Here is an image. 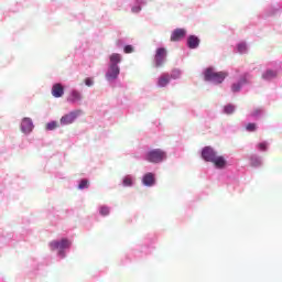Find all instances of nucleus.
Returning <instances> with one entry per match:
<instances>
[{
	"label": "nucleus",
	"instance_id": "obj_1",
	"mask_svg": "<svg viewBox=\"0 0 282 282\" xmlns=\"http://www.w3.org/2000/svg\"><path fill=\"white\" fill-rule=\"evenodd\" d=\"M227 76H228V73L215 72V68H210V67L204 72L205 80L209 83H215V85H221V83L226 80Z\"/></svg>",
	"mask_w": 282,
	"mask_h": 282
},
{
	"label": "nucleus",
	"instance_id": "obj_2",
	"mask_svg": "<svg viewBox=\"0 0 282 282\" xmlns=\"http://www.w3.org/2000/svg\"><path fill=\"white\" fill-rule=\"evenodd\" d=\"M145 160L152 164H160V162H164V160H166V152L161 149L151 150L145 154Z\"/></svg>",
	"mask_w": 282,
	"mask_h": 282
},
{
	"label": "nucleus",
	"instance_id": "obj_3",
	"mask_svg": "<svg viewBox=\"0 0 282 282\" xmlns=\"http://www.w3.org/2000/svg\"><path fill=\"white\" fill-rule=\"evenodd\" d=\"M69 246H72V242L67 238H63L61 241L54 240L50 243L51 250H59L62 259L65 258V252H63V250L69 248Z\"/></svg>",
	"mask_w": 282,
	"mask_h": 282
},
{
	"label": "nucleus",
	"instance_id": "obj_4",
	"mask_svg": "<svg viewBox=\"0 0 282 282\" xmlns=\"http://www.w3.org/2000/svg\"><path fill=\"white\" fill-rule=\"evenodd\" d=\"M165 62H166V48L164 47L158 48L154 56L155 67H162V65H164Z\"/></svg>",
	"mask_w": 282,
	"mask_h": 282
},
{
	"label": "nucleus",
	"instance_id": "obj_5",
	"mask_svg": "<svg viewBox=\"0 0 282 282\" xmlns=\"http://www.w3.org/2000/svg\"><path fill=\"white\" fill-rule=\"evenodd\" d=\"M217 152L213 150L210 147H206L202 151V158L205 160V162H213V160L216 158Z\"/></svg>",
	"mask_w": 282,
	"mask_h": 282
},
{
	"label": "nucleus",
	"instance_id": "obj_6",
	"mask_svg": "<svg viewBox=\"0 0 282 282\" xmlns=\"http://www.w3.org/2000/svg\"><path fill=\"white\" fill-rule=\"evenodd\" d=\"M80 111H72L61 118V124H72L78 118Z\"/></svg>",
	"mask_w": 282,
	"mask_h": 282
},
{
	"label": "nucleus",
	"instance_id": "obj_7",
	"mask_svg": "<svg viewBox=\"0 0 282 282\" xmlns=\"http://www.w3.org/2000/svg\"><path fill=\"white\" fill-rule=\"evenodd\" d=\"M120 76V67L110 65L108 72L106 73L107 80H116Z\"/></svg>",
	"mask_w": 282,
	"mask_h": 282
},
{
	"label": "nucleus",
	"instance_id": "obj_8",
	"mask_svg": "<svg viewBox=\"0 0 282 282\" xmlns=\"http://www.w3.org/2000/svg\"><path fill=\"white\" fill-rule=\"evenodd\" d=\"M32 129H34V123H32V119L25 117L21 122V131L22 133H32Z\"/></svg>",
	"mask_w": 282,
	"mask_h": 282
},
{
	"label": "nucleus",
	"instance_id": "obj_9",
	"mask_svg": "<svg viewBox=\"0 0 282 282\" xmlns=\"http://www.w3.org/2000/svg\"><path fill=\"white\" fill-rule=\"evenodd\" d=\"M65 94V88L61 84H55L52 87V96L54 98H63V95Z\"/></svg>",
	"mask_w": 282,
	"mask_h": 282
},
{
	"label": "nucleus",
	"instance_id": "obj_10",
	"mask_svg": "<svg viewBox=\"0 0 282 282\" xmlns=\"http://www.w3.org/2000/svg\"><path fill=\"white\" fill-rule=\"evenodd\" d=\"M184 36H186V30L184 29H176L172 32L171 35V41L175 42V41H182V39H184Z\"/></svg>",
	"mask_w": 282,
	"mask_h": 282
},
{
	"label": "nucleus",
	"instance_id": "obj_11",
	"mask_svg": "<svg viewBox=\"0 0 282 282\" xmlns=\"http://www.w3.org/2000/svg\"><path fill=\"white\" fill-rule=\"evenodd\" d=\"M212 164H214L216 169H224L226 167V159L216 154V156H214L212 160Z\"/></svg>",
	"mask_w": 282,
	"mask_h": 282
},
{
	"label": "nucleus",
	"instance_id": "obj_12",
	"mask_svg": "<svg viewBox=\"0 0 282 282\" xmlns=\"http://www.w3.org/2000/svg\"><path fill=\"white\" fill-rule=\"evenodd\" d=\"M170 83H171V75H169V73H164L158 79L159 87H166V85H169Z\"/></svg>",
	"mask_w": 282,
	"mask_h": 282
},
{
	"label": "nucleus",
	"instance_id": "obj_13",
	"mask_svg": "<svg viewBox=\"0 0 282 282\" xmlns=\"http://www.w3.org/2000/svg\"><path fill=\"white\" fill-rule=\"evenodd\" d=\"M142 183L144 186H153L155 184V175L153 173H147L142 178Z\"/></svg>",
	"mask_w": 282,
	"mask_h": 282
},
{
	"label": "nucleus",
	"instance_id": "obj_14",
	"mask_svg": "<svg viewBox=\"0 0 282 282\" xmlns=\"http://www.w3.org/2000/svg\"><path fill=\"white\" fill-rule=\"evenodd\" d=\"M67 100L68 102H80L83 100V95H80L78 90H72Z\"/></svg>",
	"mask_w": 282,
	"mask_h": 282
},
{
	"label": "nucleus",
	"instance_id": "obj_15",
	"mask_svg": "<svg viewBox=\"0 0 282 282\" xmlns=\"http://www.w3.org/2000/svg\"><path fill=\"white\" fill-rule=\"evenodd\" d=\"M187 45H188L189 50H195V48L199 47V40H198V37L195 36V35H191L187 39Z\"/></svg>",
	"mask_w": 282,
	"mask_h": 282
},
{
	"label": "nucleus",
	"instance_id": "obj_16",
	"mask_svg": "<svg viewBox=\"0 0 282 282\" xmlns=\"http://www.w3.org/2000/svg\"><path fill=\"white\" fill-rule=\"evenodd\" d=\"M122 62V55L118 53H112L110 55V65H113L115 67H118V63Z\"/></svg>",
	"mask_w": 282,
	"mask_h": 282
},
{
	"label": "nucleus",
	"instance_id": "obj_17",
	"mask_svg": "<svg viewBox=\"0 0 282 282\" xmlns=\"http://www.w3.org/2000/svg\"><path fill=\"white\" fill-rule=\"evenodd\" d=\"M262 78L264 80H272V78H276V70H267L263 75Z\"/></svg>",
	"mask_w": 282,
	"mask_h": 282
},
{
	"label": "nucleus",
	"instance_id": "obj_18",
	"mask_svg": "<svg viewBox=\"0 0 282 282\" xmlns=\"http://www.w3.org/2000/svg\"><path fill=\"white\" fill-rule=\"evenodd\" d=\"M54 129H58V123L56 121L46 123V131H54Z\"/></svg>",
	"mask_w": 282,
	"mask_h": 282
},
{
	"label": "nucleus",
	"instance_id": "obj_19",
	"mask_svg": "<svg viewBox=\"0 0 282 282\" xmlns=\"http://www.w3.org/2000/svg\"><path fill=\"white\" fill-rule=\"evenodd\" d=\"M78 188H79V191H83V189H85V188H89V181H87V180H82L80 182H79V185H78Z\"/></svg>",
	"mask_w": 282,
	"mask_h": 282
},
{
	"label": "nucleus",
	"instance_id": "obj_20",
	"mask_svg": "<svg viewBox=\"0 0 282 282\" xmlns=\"http://www.w3.org/2000/svg\"><path fill=\"white\" fill-rule=\"evenodd\" d=\"M123 186H133V178L131 176L123 177Z\"/></svg>",
	"mask_w": 282,
	"mask_h": 282
},
{
	"label": "nucleus",
	"instance_id": "obj_21",
	"mask_svg": "<svg viewBox=\"0 0 282 282\" xmlns=\"http://www.w3.org/2000/svg\"><path fill=\"white\" fill-rule=\"evenodd\" d=\"M224 111H225V113H227V115L235 113V106H232V105H227V106H225Z\"/></svg>",
	"mask_w": 282,
	"mask_h": 282
},
{
	"label": "nucleus",
	"instance_id": "obj_22",
	"mask_svg": "<svg viewBox=\"0 0 282 282\" xmlns=\"http://www.w3.org/2000/svg\"><path fill=\"white\" fill-rule=\"evenodd\" d=\"M100 215H102V217H107V215H109L110 210L109 207L107 206H101L99 209Z\"/></svg>",
	"mask_w": 282,
	"mask_h": 282
},
{
	"label": "nucleus",
	"instance_id": "obj_23",
	"mask_svg": "<svg viewBox=\"0 0 282 282\" xmlns=\"http://www.w3.org/2000/svg\"><path fill=\"white\" fill-rule=\"evenodd\" d=\"M250 162H251V166H261V159L259 158H251Z\"/></svg>",
	"mask_w": 282,
	"mask_h": 282
},
{
	"label": "nucleus",
	"instance_id": "obj_24",
	"mask_svg": "<svg viewBox=\"0 0 282 282\" xmlns=\"http://www.w3.org/2000/svg\"><path fill=\"white\" fill-rule=\"evenodd\" d=\"M246 129H247V131H249L250 133H252V132L257 131V123H248V124L246 126Z\"/></svg>",
	"mask_w": 282,
	"mask_h": 282
},
{
	"label": "nucleus",
	"instance_id": "obj_25",
	"mask_svg": "<svg viewBox=\"0 0 282 282\" xmlns=\"http://www.w3.org/2000/svg\"><path fill=\"white\" fill-rule=\"evenodd\" d=\"M123 52H124V54H133V52H134L133 45H126L123 47Z\"/></svg>",
	"mask_w": 282,
	"mask_h": 282
},
{
	"label": "nucleus",
	"instance_id": "obj_26",
	"mask_svg": "<svg viewBox=\"0 0 282 282\" xmlns=\"http://www.w3.org/2000/svg\"><path fill=\"white\" fill-rule=\"evenodd\" d=\"M247 50H248V47L246 46V43H240V44H238V52H239L240 54L246 53Z\"/></svg>",
	"mask_w": 282,
	"mask_h": 282
},
{
	"label": "nucleus",
	"instance_id": "obj_27",
	"mask_svg": "<svg viewBox=\"0 0 282 282\" xmlns=\"http://www.w3.org/2000/svg\"><path fill=\"white\" fill-rule=\"evenodd\" d=\"M181 72H180V69H174V70H172V74L170 75V78H180V76H181Z\"/></svg>",
	"mask_w": 282,
	"mask_h": 282
},
{
	"label": "nucleus",
	"instance_id": "obj_28",
	"mask_svg": "<svg viewBox=\"0 0 282 282\" xmlns=\"http://www.w3.org/2000/svg\"><path fill=\"white\" fill-rule=\"evenodd\" d=\"M241 90V84H234L232 86H231V91H234V93H237V91H240Z\"/></svg>",
	"mask_w": 282,
	"mask_h": 282
},
{
	"label": "nucleus",
	"instance_id": "obj_29",
	"mask_svg": "<svg viewBox=\"0 0 282 282\" xmlns=\"http://www.w3.org/2000/svg\"><path fill=\"white\" fill-rule=\"evenodd\" d=\"M258 149L260 151H268V143H265V142L259 143Z\"/></svg>",
	"mask_w": 282,
	"mask_h": 282
},
{
	"label": "nucleus",
	"instance_id": "obj_30",
	"mask_svg": "<svg viewBox=\"0 0 282 282\" xmlns=\"http://www.w3.org/2000/svg\"><path fill=\"white\" fill-rule=\"evenodd\" d=\"M85 85H87V87H91V85H94V79H91V78H86L85 79Z\"/></svg>",
	"mask_w": 282,
	"mask_h": 282
},
{
	"label": "nucleus",
	"instance_id": "obj_31",
	"mask_svg": "<svg viewBox=\"0 0 282 282\" xmlns=\"http://www.w3.org/2000/svg\"><path fill=\"white\" fill-rule=\"evenodd\" d=\"M261 113V109L257 108L253 112L252 116H259Z\"/></svg>",
	"mask_w": 282,
	"mask_h": 282
},
{
	"label": "nucleus",
	"instance_id": "obj_32",
	"mask_svg": "<svg viewBox=\"0 0 282 282\" xmlns=\"http://www.w3.org/2000/svg\"><path fill=\"white\" fill-rule=\"evenodd\" d=\"M117 45L120 46V40L117 41Z\"/></svg>",
	"mask_w": 282,
	"mask_h": 282
}]
</instances>
